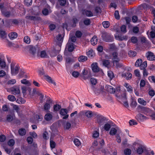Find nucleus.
<instances>
[{
	"instance_id": "bf43d9fd",
	"label": "nucleus",
	"mask_w": 155,
	"mask_h": 155,
	"mask_svg": "<svg viewBox=\"0 0 155 155\" xmlns=\"http://www.w3.org/2000/svg\"><path fill=\"white\" fill-rule=\"evenodd\" d=\"M72 75L75 78L78 77L80 74L79 73L78 71H74L72 73Z\"/></svg>"
},
{
	"instance_id": "ddd939ff",
	"label": "nucleus",
	"mask_w": 155,
	"mask_h": 155,
	"mask_svg": "<svg viewBox=\"0 0 155 155\" xmlns=\"http://www.w3.org/2000/svg\"><path fill=\"white\" fill-rule=\"evenodd\" d=\"M124 86L126 88L127 91L130 93L133 92V88L130 84L127 83H125Z\"/></svg>"
},
{
	"instance_id": "de8ad7c7",
	"label": "nucleus",
	"mask_w": 155,
	"mask_h": 155,
	"mask_svg": "<svg viewBox=\"0 0 155 155\" xmlns=\"http://www.w3.org/2000/svg\"><path fill=\"white\" fill-rule=\"evenodd\" d=\"M24 40L25 42L27 44H29L31 41L30 39L28 36L25 37L24 38Z\"/></svg>"
},
{
	"instance_id": "0e129e2a",
	"label": "nucleus",
	"mask_w": 155,
	"mask_h": 155,
	"mask_svg": "<svg viewBox=\"0 0 155 155\" xmlns=\"http://www.w3.org/2000/svg\"><path fill=\"white\" fill-rule=\"evenodd\" d=\"M148 79L150 81L153 82L155 83V77L153 76H150L148 77Z\"/></svg>"
},
{
	"instance_id": "6e6552de",
	"label": "nucleus",
	"mask_w": 155,
	"mask_h": 155,
	"mask_svg": "<svg viewBox=\"0 0 155 155\" xmlns=\"http://www.w3.org/2000/svg\"><path fill=\"white\" fill-rule=\"evenodd\" d=\"M136 118L138 121H142L147 119L146 116L140 113L138 114L136 116Z\"/></svg>"
},
{
	"instance_id": "aec40b11",
	"label": "nucleus",
	"mask_w": 155,
	"mask_h": 155,
	"mask_svg": "<svg viewBox=\"0 0 155 155\" xmlns=\"http://www.w3.org/2000/svg\"><path fill=\"white\" fill-rule=\"evenodd\" d=\"M8 36L11 39L13 40L17 37L18 34L16 32H12L8 34Z\"/></svg>"
},
{
	"instance_id": "e433bc0d",
	"label": "nucleus",
	"mask_w": 155,
	"mask_h": 155,
	"mask_svg": "<svg viewBox=\"0 0 155 155\" xmlns=\"http://www.w3.org/2000/svg\"><path fill=\"white\" fill-rule=\"evenodd\" d=\"M8 99L11 101H14L16 100L15 97L13 95H9L8 96Z\"/></svg>"
},
{
	"instance_id": "dca6fc26",
	"label": "nucleus",
	"mask_w": 155,
	"mask_h": 155,
	"mask_svg": "<svg viewBox=\"0 0 155 155\" xmlns=\"http://www.w3.org/2000/svg\"><path fill=\"white\" fill-rule=\"evenodd\" d=\"M105 89L106 90L110 93L114 94L115 92V89L112 86L109 85H106Z\"/></svg>"
},
{
	"instance_id": "6ab92c4d",
	"label": "nucleus",
	"mask_w": 155,
	"mask_h": 155,
	"mask_svg": "<svg viewBox=\"0 0 155 155\" xmlns=\"http://www.w3.org/2000/svg\"><path fill=\"white\" fill-rule=\"evenodd\" d=\"M118 130L119 128L117 127L112 128L110 131L109 134L111 135H114Z\"/></svg>"
},
{
	"instance_id": "9b49d317",
	"label": "nucleus",
	"mask_w": 155,
	"mask_h": 155,
	"mask_svg": "<svg viewBox=\"0 0 155 155\" xmlns=\"http://www.w3.org/2000/svg\"><path fill=\"white\" fill-rule=\"evenodd\" d=\"M66 47L68 48V51L70 52L72 51L74 48L73 43H71L70 40L68 41Z\"/></svg>"
},
{
	"instance_id": "ea45409f",
	"label": "nucleus",
	"mask_w": 155,
	"mask_h": 155,
	"mask_svg": "<svg viewBox=\"0 0 155 155\" xmlns=\"http://www.w3.org/2000/svg\"><path fill=\"white\" fill-rule=\"evenodd\" d=\"M147 64L146 61H144L143 63L140 66V68L141 70H144L147 67Z\"/></svg>"
},
{
	"instance_id": "c9c22d12",
	"label": "nucleus",
	"mask_w": 155,
	"mask_h": 155,
	"mask_svg": "<svg viewBox=\"0 0 155 155\" xmlns=\"http://www.w3.org/2000/svg\"><path fill=\"white\" fill-rule=\"evenodd\" d=\"M26 18H28L30 19L33 20H38L40 19V18L38 16H27Z\"/></svg>"
},
{
	"instance_id": "f8f14e48",
	"label": "nucleus",
	"mask_w": 155,
	"mask_h": 155,
	"mask_svg": "<svg viewBox=\"0 0 155 155\" xmlns=\"http://www.w3.org/2000/svg\"><path fill=\"white\" fill-rule=\"evenodd\" d=\"M11 91L12 93L15 95L19 94L20 93L19 88L17 87H14L11 88Z\"/></svg>"
},
{
	"instance_id": "412c9836",
	"label": "nucleus",
	"mask_w": 155,
	"mask_h": 155,
	"mask_svg": "<svg viewBox=\"0 0 155 155\" xmlns=\"http://www.w3.org/2000/svg\"><path fill=\"white\" fill-rule=\"evenodd\" d=\"M122 77L126 78L127 79H130L131 78L132 74L129 72L124 73L122 74Z\"/></svg>"
},
{
	"instance_id": "79ce46f5",
	"label": "nucleus",
	"mask_w": 155,
	"mask_h": 155,
	"mask_svg": "<svg viewBox=\"0 0 155 155\" xmlns=\"http://www.w3.org/2000/svg\"><path fill=\"white\" fill-rule=\"evenodd\" d=\"M51 12L50 10L48 11L46 8L44 9L42 11V14L45 15H47L49 13H51Z\"/></svg>"
},
{
	"instance_id": "5701e85b",
	"label": "nucleus",
	"mask_w": 155,
	"mask_h": 155,
	"mask_svg": "<svg viewBox=\"0 0 155 155\" xmlns=\"http://www.w3.org/2000/svg\"><path fill=\"white\" fill-rule=\"evenodd\" d=\"M115 39L119 41H122L125 39L124 36L116 34L114 35Z\"/></svg>"
},
{
	"instance_id": "a878e982",
	"label": "nucleus",
	"mask_w": 155,
	"mask_h": 155,
	"mask_svg": "<svg viewBox=\"0 0 155 155\" xmlns=\"http://www.w3.org/2000/svg\"><path fill=\"white\" fill-rule=\"evenodd\" d=\"M52 117V116L51 114L47 113L45 116L44 118L46 120L49 121L51 119Z\"/></svg>"
},
{
	"instance_id": "2f4dec72",
	"label": "nucleus",
	"mask_w": 155,
	"mask_h": 155,
	"mask_svg": "<svg viewBox=\"0 0 155 155\" xmlns=\"http://www.w3.org/2000/svg\"><path fill=\"white\" fill-rule=\"evenodd\" d=\"M43 119V117L41 114L37 115L35 116V119L34 122L36 120L38 121H41Z\"/></svg>"
},
{
	"instance_id": "7ed1b4c3",
	"label": "nucleus",
	"mask_w": 155,
	"mask_h": 155,
	"mask_svg": "<svg viewBox=\"0 0 155 155\" xmlns=\"http://www.w3.org/2000/svg\"><path fill=\"white\" fill-rule=\"evenodd\" d=\"M2 25H0V38L5 41L7 39V34L5 32L2 30Z\"/></svg>"
},
{
	"instance_id": "2eb2a0df",
	"label": "nucleus",
	"mask_w": 155,
	"mask_h": 155,
	"mask_svg": "<svg viewBox=\"0 0 155 155\" xmlns=\"http://www.w3.org/2000/svg\"><path fill=\"white\" fill-rule=\"evenodd\" d=\"M104 41L106 42H110L113 40V38L112 35H107L105 37L103 38Z\"/></svg>"
},
{
	"instance_id": "3c124183",
	"label": "nucleus",
	"mask_w": 155,
	"mask_h": 155,
	"mask_svg": "<svg viewBox=\"0 0 155 155\" xmlns=\"http://www.w3.org/2000/svg\"><path fill=\"white\" fill-rule=\"evenodd\" d=\"M14 118L13 115H8L7 117V120L8 122H10L13 120Z\"/></svg>"
},
{
	"instance_id": "f704fd0d",
	"label": "nucleus",
	"mask_w": 155,
	"mask_h": 155,
	"mask_svg": "<svg viewBox=\"0 0 155 155\" xmlns=\"http://www.w3.org/2000/svg\"><path fill=\"white\" fill-rule=\"evenodd\" d=\"M85 114V116L88 118L91 117L93 115L92 112L91 111H86Z\"/></svg>"
},
{
	"instance_id": "a19ab883",
	"label": "nucleus",
	"mask_w": 155,
	"mask_h": 155,
	"mask_svg": "<svg viewBox=\"0 0 155 155\" xmlns=\"http://www.w3.org/2000/svg\"><path fill=\"white\" fill-rule=\"evenodd\" d=\"M56 144L52 140H50V146L52 150V149L54 148L56 146Z\"/></svg>"
},
{
	"instance_id": "0eeeda50",
	"label": "nucleus",
	"mask_w": 155,
	"mask_h": 155,
	"mask_svg": "<svg viewBox=\"0 0 155 155\" xmlns=\"http://www.w3.org/2000/svg\"><path fill=\"white\" fill-rule=\"evenodd\" d=\"M146 56L148 60L150 61H153L155 60V55H153V53L150 52H148L146 53Z\"/></svg>"
},
{
	"instance_id": "5fc2aeb1",
	"label": "nucleus",
	"mask_w": 155,
	"mask_h": 155,
	"mask_svg": "<svg viewBox=\"0 0 155 155\" xmlns=\"http://www.w3.org/2000/svg\"><path fill=\"white\" fill-rule=\"evenodd\" d=\"M15 143V141L13 139L10 140L8 142V145L10 146H13Z\"/></svg>"
},
{
	"instance_id": "e2e57ef3",
	"label": "nucleus",
	"mask_w": 155,
	"mask_h": 155,
	"mask_svg": "<svg viewBox=\"0 0 155 155\" xmlns=\"http://www.w3.org/2000/svg\"><path fill=\"white\" fill-rule=\"evenodd\" d=\"M134 73L135 75L138 77H140V74L139 71L138 70H136L134 71Z\"/></svg>"
},
{
	"instance_id": "c756f323",
	"label": "nucleus",
	"mask_w": 155,
	"mask_h": 155,
	"mask_svg": "<svg viewBox=\"0 0 155 155\" xmlns=\"http://www.w3.org/2000/svg\"><path fill=\"white\" fill-rule=\"evenodd\" d=\"M46 80L47 81L50 83L53 84L54 86L56 85V83L54 81V80H52L51 78L49 76H47L46 77Z\"/></svg>"
},
{
	"instance_id": "c85d7f7f",
	"label": "nucleus",
	"mask_w": 155,
	"mask_h": 155,
	"mask_svg": "<svg viewBox=\"0 0 155 155\" xmlns=\"http://www.w3.org/2000/svg\"><path fill=\"white\" fill-rule=\"evenodd\" d=\"M19 76L21 78H27V76L26 73L24 71L21 70L20 71L19 74Z\"/></svg>"
},
{
	"instance_id": "a211bd4d",
	"label": "nucleus",
	"mask_w": 155,
	"mask_h": 155,
	"mask_svg": "<svg viewBox=\"0 0 155 155\" xmlns=\"http://www.w3.org/2000/svg\"><path fill=\"white\" fill-rule=\"evenodd\" d=\"M0 67L2 68H4L6 67H7V69L8 68V67L6 65V63L5 60L0 58Z\"/></svg>"
},
{
	"instance_id": "20e7f679",
	"label": "nucleus",
	"mask_w": 155,
	"mask_h": 155,
	"mask_svg": "<svg viewBox=\"0 0 155 155\" xmlns=\"http://www.w3.org/2000/svg\"><path fill=\"white\" fill-rule=\"evenodd\" d=\"M68 113V110L66 109H62L60 111V114L62 116H64L63 117V119H66L68 117L69 115L67 114Z\"/></svg>"
},
{
	"instance_id": "f3484780",
	"label": "nucleus",
	"mask_w": 155,
	"mask_h": 155,
	"mask_svg": "<svg viewBox=\"0 0 155 155\" xmlns=\"http://www.w3.org/2000/svg\"><path fill=\"white\" fill-rule=\"evenodd\" d=\"M92 70L93 72H97L99 71V69L98 67L97 63H93L91 65Z\"/></svg>"
},
{
	"instance_id": "4be33fe9",
	"label": "nucleus",
	"mask_w": 155,
	"mask_h": 155,
	"mask_svg": "<svg viewBox=\"0 0 155 155\" xmlns=\"http://www.w3.org/2000/svg\"><path fill=\"white\" fill-rule=\"evenodd\" d=\"M86 54L89 57H93L95 55L94 52L93 50L91 49H88L86 51Z\"/></svg>"
},
{
	"instance_id": "b1692460",
	"label": "nucleus",
	"mask_w": 155,
	"mask_h": 155,
	"mask_svg": "<svg viewBox=\"0 0 155 155\" xmlns=\"http://www.w3.org/2000/svg\"><path fill=\"white\" fill-rule=\"evenodd\" d=\"M84 15H86L88 17H91L93 16V13L90 11L88 10H84L83 12Z\"/></svg>"
},
{
	"instance_id": "7c9ffc66",
	"label": "nucleus",
	"mask_w": 155,
	"mask_h": 155,
	"mask_svg": "<svg viewBox=\"0 0 155 155\" xmlns=\"http://www.w3.org/2000/svg\"><path fill=\"white\" fill-rule=\"evenodd\" d=\"M107 75L110 80H112L114 77L113 73L111 71H107Z\"/></svg>"
},
{
	"instance_id": "864d4df0",
	"label": "nucleus",
	"mask_w": 155,
	"mask_h": 155,
	"mask_svg": "<svg viewBox=\"0 0 155 155\" xmlns=\"http://www.w3.org/2000/svg\"><path fill=\"white\" fill-rule=\"evenodd\" d=\"M131 152V150L128 148L124 150V153L126 155H130Z\"/></svg>"
},
{
	"instance_id": "39448f33",
	"label": "nucleus",
	"mask_w": 155,
	"mask_h": 155,
	"mask_svg": "<svg viewBox=\"0 0 155 155\" xmlns=\"http://www.w3.org/2000/svg\"><path fill=\"white\" fill-rule=\"evenodd\" d=\"M81 75L84 80L88 79L90 76L89 73L85 69L83 70Z\"/></svg>"
},
{
	"instance_id": "338daca9",
	"label": "nucleus",
	"mask_w": 155,
	"mask_h": 155,
	"mask_svg": "<svg viewBox=\"0 0 155 155\" xmlns=\"http://www.w3.org/2000/svg\"><path fill=\"white\" fill-rule=\"evenodd\" d=\"M145 84V81L143 80H141L140 81V87H144Z\"/></svg>"
},
{
	"instance_id": "4468645a",
	"label": "nucleus",
	"mask_w": 155,
	"mask_h": 155,
	"mask_svg": "<svg viewBox=\"0 0 155 155\" xmlns=\"http://www.w3.org/2000/svg\"><path fill=\"white\" fill-rule=\"evenodd\" d=\"M145 149V148L143 146L140 145L137 149V152L138 154H141L143 153Z\"/></svg>"
},
{
	"instance_id": "37998d69",
	"label": "nucleus",
	"mask_w": 155,
	"mask_h": 155,
	"mask_svg": "<svg viewBox=\"0 0 155 155\" xmlns=\"http://www.w3.org/2000/svg\"><path fill=\"white\" fill-rule=\"evenodd\" d=\"M73 142L75 145L77 146H79L81 144L79 140L77 138H75L74 139Z\"/></svg>"
},
{
	"instance_id": "423d86ee",
	"label": "nucleus",
	"mask_w": 155,
	"mask_h": 155,
	"mask_svg": "<svg viewBox=\"0 0 155 155\" xmlns=\"http://www.w3.org/2000/svg\"><path fill=\"white\" fill-rule=\"evenodd\" d=\"M141 109L142 112L147 116H149L152 113V110L146 107H143Z\"/></svg>"
},
{
	"instance_id": "09e8293b",
	"label": "nucleus",
	"mask_w": 155,
	"mask_h": 155,
	"mask_svg": "<svg viewBox=\"0 0 155 155\" xmlns=\"http://www.w3.org/2000/svg\"><path fill=\"white\" fill-rule=\"evenodd\" d=\"M2 14L5 16L9 17L10 15V13L9 12L2 10Z\"/></svg>"
},
{
	"instance_id": "13d9d810",
	"label": "nucleus",
	"mask_w": 155,
	"mask_h": 155,
	"mask_svg": "<svg viewBox=\"0 0 155 155\" xmlns=\"http://www.w3.org/2000/svg\"><path fill=\"white\" fill-rule=\"evenodd\" d=\"M120 30L122 32L124 33L127 32L126 26L124 25H122L120 27Z\"/></svg>"
},
{
	"instance_id": "bb28decb",
	"label": "nucleus",
	"mask_w": 155,
	"mask_h": 155,
	"mask_svg": "<svg viewBox=\"0 0 155 155\" xmlns=\"http://www.w3.org/2000/svg\"><path fill=\"white\" fill-rule=\"evenodd\" d=\"M138 102L140 104L143 105L145 106L147 104V102L146 101H144L143 98H139L138 99Z\"/></svg>"
},
{
	"instance_id": "f257e3e1",
	"label": "nucleus",
	"mask_w": 155,
	"mask_h": 155,
	"mask_svg": "<svg viewBox=\"0 0 155 155\" xmlns=\"http://www.w3.org/2000/svg\"><path fill=\"white\" fill-rule=\"evenodd\" d=\"M11 73L12 75H15L18 73L19 70V66L15 63H12L11 64Z\"/></svg>"
},
{
	"instance_id": "9d476101",
	"label": "nucleus",
	"mask_w": 155,
	"mask_h": 155,
	"mask_svg": "<svg viewBox=\"0 0 155 155\" xmlns=\"http://www.w3.org/2000/svg\"><path fill=\"white\" fill-rule=\"evenodd\" d=\"M63 38L61 34H58L57 36L56 40H55V42L56 44H58L59 46L61 44L63 41Z\"/></svg>"
},
{
	"instance_id": "4d7b16f0",
	"label": "nucleus",
	"mask_w": 155,
	"mask_h": 155,
	"mask_svg": "<svg viewBox=\"0 0 155 155\" xmlns=\"http://www.w3.org/2000/svg\"><path fill=\"white\" fill-rule=\"evenodd\" d=\"M25 2L26 5L29 6L32 4V0H25Z\"/></svg>"
},
{
	"instance_id": "774afa93",
	"label": "nucleus",
	"mask_w": 155,
	"mask_h": 155,
	"mask_svg": "<svg viewBox=\"0 0 155 155\" xmlns=\"http://www.w3.org/2000/svg\"><path fill=\"white\" fill-rule=\"evenodd\" d=\"M149 116H150L152 119H155V113L153 111H152V113Z\"/></svg>"
},
{
	"instance_id": "473e14b6",
	"label": "nucleus",
	"mask_w": 155,
	"mask_h": 155,
	"mask_svg": "<svg viewBox=\"0 0 155 155\" xmlns=\"http://www.w3.org/2000/svg\"><path fill=\"white\" fill-rule=\"evenodd\" d=\"M18 133L20 135L23 136L25 134L26 131L25 129L21 128L19 130Z\"/></svg>"
},
{
	"instance_id": "680f3d73",
	"label": "nucleus",
	"mask_w": 155,
	"mask_h": 155,
	"mask_svg": "<svg viewBox=\"0 0 155 155\" xmlns=\"http://www.w3.org/2000/svg\"><path fill=\"white\" fill-rule=\"evenodd\" d=\"M90 81L93 85H95L97 82V80L96 79L94 78H91L90 79Z\"/></svg>"
},
{
	"instance_id": "58836bf2",
	"label": "nucleus",
	"mask_w": 155,
	"mask_h": 155,
	"mask_svg": "<svg viewBox=\"0 0 155 155\" xmlns=\"http://www.w3.org/2000/svg\"><path fill=\"white\" fill-rule=\"evenodd\" d=\"M21 83L27 85L28 86L31 85L30 83L25 79H23L21 81Z\"/></svg>"
},
{
	"instance_id": "f03ea898",
	"label": "nucleus",
	"mask_w": 155,
	"mask_h": 155,
	"mask_svg": "<svg viewBox=\"0 0 155 155\" xmlns=\"http://www.w3.org/2000/svg\"><path fill=\"white\" fill-rule=\"evenodd\" d=\"M110 59H111L113 61L114 64L116 63V65L117 67V64L120 60L119 57L117 55V54L116 52H113L112 55L110 57Z\"/></svg>"
},
{
	"instance_id": "69168bd1",
	"label": "nucleus",
	"mask_w": 155,
	"mask_h": 155,
	"mask_svg": "<svg viewBox=\"0 0 155 155\" xmlns=\"http://www.w3.org/2000/svg\"><path fill=\"white\" fill-rule=\"evenodd\" d=\"M30 135L32 137L34 138H36L37 137V135L36 133H35L34 132H30Z\"/></svg>"
},
{
	"instance_id": "6e6d98bb",
	"label": "nucleus",
	"mask_w": 155,
	"mask_h": 155,
	"mask_svg": "<svg viewBox=\"0 0 155 155\" xmlns=\"http://www.w3.org/2000/svg\"><path fill=\"white\" fill-rule=\"evenodd\" d=\"M128 55L131 57H133L136 55V53L133 51H131L129 52Z\"/></svg>"
},
{
	"instance_id": "cd10ccee",
	"label": "nucleus",
	"mask_w": 155,
	"mask_h": 155,
	"mask_svg": "<svg viewBox=\"0 0 155 155\" xmlns=\"http://www.w3.org/2000/svg\"><path fill=\"white\" fill-rule=\"evenodd\" d=\"M87 60V57L83 55L80 56L78 58V61L81 62H84L86 61Z\"/></svg>"
},
{
	"instance_id": "4c0bfd02",
	"label": "nucleus",
	"mask_w": 155,
	"mask_h": 155,
	"mask_svg": "<svg viewBox=\"0 0 155 155\" xmlns=\"http://www.w3.org/2000/svg\"><path fill=\"white\" fill-rule=\"evenodd\" d=\"M40 55L41 58H47L48 56L46 52L44 51L41 52Z\"/></svg>"
},
{
	"instance_id": "1a4fd4ad",
	"label": "nucleus",
	"mask_w": 155,
	"mask_h": 155,
	"mask_svg": "<svg viewBox=\"0 0 155 155\" xmlns=\"http://www.w3.org/2000/svg\"><path fill=\"white\" fill-rule=\"evenodd\" d=\"M52 103V101L50 98H48L45 105L44 108L45 110H48L50 107V104Z\"/></svg>"
},
{
	"instance_id": "a18cd8bd",
	"label": "nucleus",
	"mask_w": 155,
	"mask_h": 155,
	"mask_svg": "<svg viewBox=\"0 0 155 155\" xmlns=\"http://www.w3.org/2000/svg\"><path fill=\"white\" fill-rule=\"evenodd\" d=\"M142 60L141 59H138V60H137V61H136V63H135V66H137V67H139V66H140V65L141 64H142Z\"/></svg>"
},
{
	"instance_id": "72a5a7b5",
	"label": "nucleus",
	"mask_w": 155,
	"mask_h": 155,
	"mask_svg": "<svg viewBox=\"0 0 155 155\" xmlns=\"http://www.w3.org/2000/svg\"><path fill=\"white\" fill-rule=\"evenodd\" d=\"M16 101L17 103L19 104H21L25 103V101L23 98L20 97L17 99Z\"/></svg>"
},
{
	"instance_id": "603ef678",
	"label": "nucleus",
	"mask_w": 155,
	"mask_h": 155,
	"mask_svg": "<svg viewBox=\"0 0 155 155\" xmlns=\"http://www.w3.org/2000/svg\"><path fill=\"white\" fill-rule=\"evenodd\" d=\"M102 24L103 27L105 28H108L109 26V22L108 21L103 22Z\"/></svg>"
},
{
	"instance_id": "393cba45",
	"label": "nucleus",
	"mask_w": 155,
	"mask_h": 155,
	"mask_svg": "<svg viewBox=\"0 0 155 155\" xmlns=\"http://www.w3.org/2000/svg\"><path fill=\"white\" fill-rule=\"evenodd\" d=\"M91 44L93 45H95L97 43V39L96 36H94L91 39Z\"/></svg>"
},
{
	"instance_id": "49530a36",
	"label": "nucleus",
	"mask_w": 155,
	"mask_h": 155,
	"mask_svg": "<svg viewBox=\"0 0 155 155\" xmlns=\"http://www.w3.org/2000/svg\"><path fill=\"white\" fill-rule=\"evenodd\" d=\"M111 127L110 125L108 123L105 124L104 126V128L106 131H108Z\"/></svg>"
},
{
	"instance_id": "c03bdc74",
	"label": "nucleus",
	"mask_w": 155,
	"mask_h": 155,
	"mask_svg": "<svg viewBox=\"0 0 155 155\" xmlns=\"http://www.w3.org/2000/svg\"><path fill=\"white\" fill-rule=\"evenodd\" d=\"M61 108V106L59 104H56L54 105L53 108L54 111H58Z\"/></svg>"
},
{
	"instance_id": "8fccbe9b",
	"label": "nucleus",
	"mask_w": 155,
	"mask_h": 155,
	"mask_svg": "<svg viewBox=\"0 0 155 155\" xmlns=\"http://www.w3.org/2000/svg\"><path fill=\"white\" fill-rule=\"evenodd\" d=\"M149 94L151 96H153L155 94V93L153 90L151 88H150L149 90Z\"/></svg>"
},
{
	"instance_id": "052dcab7",
	"label": "nucleus",
	"mask_w": 155,
	"mask_h": 155,
	"mask_svg": "<svg viewBox=\"0 0 155 155\" xmlns=\"http://www.w3.org/2000/svg\"><path fill=\"white\" fill-rule=\"evenodd\" d=\"M116 140L117 142L118 143H120L121 141V138L120 135L118 134H117L116 135Z\"/></svg>"
}]
</instances>
